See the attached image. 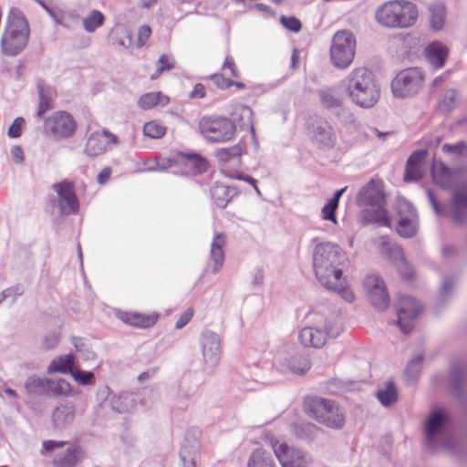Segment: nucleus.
Listing matches in <instances>:
<instances>
[{"label": "nucleus", "mask_w": 467, "mask_h": 467, "mask_svg": "<svg viewBox=\"0 0 467 467\" xmlns=\"http://www.w3.org/2000/svg\"><path fill=\"white\" fill-rule=\"evenodd\" d=\"M346 262V254L330 242L320 243L313 250V269L318 282L326 289L337 293L347 302L351 303L355 300V295L342 272Z\"/></svg>", "instance_id": "f257e3e1"}, {"label": "nucleus", "mask_w": 467, "mask_h": 467, "mask_svg": "<svg viewBox=\"0 0 467 467\" xmlns=\"http://www.w3.org/2000/svg\"><path fill=\"white\" fill-rule=\"evenodd\" d=\"M151 34V29L149 26H141L138 30V47H141L144 46L146 41L149 39Z\"/></svg>", "instance_id": "338daca9"}, {"label": "nucleus", "mask_w": 467, "mask_h": 467, "mask_svg": "<svg viewBox=\"0 0 467 467\" xmlns=\"http://www.w3.org/2000/svg\"><path fill=\"white\" fill-rule=\"evenodd\" d=\"M178 166L182 168V173L184 175H197L202 173L207 169V161L196 153H178Z\"/></svg>", "instance_id": "aec40b11"}, {"label": "nucleus", "mask_w": 467, "mask_h": 467, "mask_svg": "<svg viewBox=\"0 0 467 467\" xmlns=\"http://www.w3.org/2000/svg\"><path fill=\"white\" fill-rule=\"evenodd\" d=\"M270 445L281 467H309L311 456L300 448L271 439Z\"/></svg>", "instance_id": "9b49d317"}, {"label": "nucleus", "mask_w": 467, "mask_h": 467, "mask_svg": "<svg viewBox=\"0 0 467 467\" xmlns=\"http://www.w3.org/2000/svg\"><path fill=\"white\" fill-rule=\"evenodd\" d=\"M49 379L36 375L30 376L25 382V389L30 395L47 396Z\"/></svg>", "instance_id": "f704fd0d"}, {"label": "nucleus", "mask_w": 467, "mask_h": 467, "mask_svg": "<svg viewBox=\"0 0 467 467\" xmlns=\"http://www.w3.org/2000/svg\"><path fill=\"white\" fill-rule=\"evenodd\" d=\"M75 405L70 401H65L57 406L52 413V422L55 429L63 430L69 426L75 419Z\"/></svg>", "instance_id": "b1692460"}, {"label": "nucleus", "mask_w": 467, "mask_h": 467, "mask_svg": "<svg viewBox=\"0 0 467 467\" xmlns=\"http://www.w3.org/2000/svg\"><path fill=\"white\" fill-rule=\"evenodd\" d=\"M306 318L309 324L297 335L299 343L305 348H320L328 338L338 337L342 331L341 320L335 315L326 317L322 314L310 312Z\"/></svg>", "instance_id": "20e7f679"}, {"label": "nucleus", "mask_w": 467, "mask_h": 467, "mask_svg": "<svg viewBox=\"0 0 467 467\" xmlns=\"http://www.w3.org/2000/svg\"><path fill=\"white\" fill-rule=\"evenodd\" d=\"M200 348L206 368H213L220 361L222 348L219 335L211 330H204L200 336Z\"/></svg>", "instance_id": "ddd939ff"}, {"label": "nucleus", "mask_w": 467, "mask_h": 467, "mask_svg": "<svg viewBox=\"0 0 467 467\" xmlns=\"http://www.w3.org/2000/svg\"><path fill=\"white\" fill-rule=\"evenodd\" d=\"M175 61L172 57L168 55H161L157 62L156 72L151 75V79H156L163 71L170 70L174 67Z\"/></svg>", "instance_id": "3c124183"}, {"label": "nucleus", "mask_w": 467, "mask_h": 467, "mask_svg": "<svg viewBox=\"0 0 467 467\" xmlns=\"http://www.w3.org/2000/svg\"><path fill=\"white\" fill-rule=\"evenodd\" d=\"M356 53V39L348 30L337 31L332 39L330 58L337 68L344 69L350 66Z\"/></svg>", "instance_id": "1a4fd4ad"}, {"label": "nucleus", "mask_w": 467, "mask_h": 467, "mask_svg": "<svg viewBox=\"0 0 467 467\" xmlns=\"http://www.w3.org/2000/svg\"><path fill=\"white\" fill-rule=\"evenodd\" d=\"M420 303L410 296H400L398 303V326L404 334L413 327L414 320L420 312Z\"/></svg>", "instance_id": "2eb2a0df"}, {"label": "nucleus", "mask_w": 467, "mask_h": 467, "mask_svg": "<svg viewBox=\"0 0 467 467\" xmlns=\"http://www.w3.org/2000/svg\"><path fill=\"white\" fill-rule=\"evenodd\" d=\"M306 413L318 423L334 430L345 425V413L332 400L308 397L304 401Z\"/></svg>", "instance_id": "423d86ee"}, {"label": "nucleus", "mask_w": 467, "mask_h": 467, "mask_svg": "<svg viewBox=\"0 0 467 467\" xmlns=\"http://www.w3.org/2000/svg\"><path fill=\"white\" fill-rule=\"evenodd\" d=\"M139 402H140V397L137 394L130 392H123L119 395H113L109 399L111 409L119 413L133 411Z\"/></svg>", "instance_id": "a878e982"}, {"label": "nucleus", "mask_w": 467, "mask_h": 467, "mask_svg": "<svg viewBox=\"0 0 467 467\" xmlns=\"http://www.w3.org/2000/svg\"><path fill=\"white\" fill-rule=\"evenodd\" d=\"M173 166H178L177 155L173 158L159 157L155 161V165L148 168L149 171H165Z\"/></svg>", "instance_id": "864d4df0"}, {"label": "nucleus", "mask_w": 467, "mask_h": 467, "mask_svg": "<svg viewBox=\"0 0 467 467\" xmlns=\"http://www.w3.org/2000/svg\"><path fill=\"white\" fill-rule=\"evenodd\" d=\"M117 143L118 138L109 131H95L88 136L84 152L89 157H96L105 152L109 145Z\"/></svg>", "instance_id": "a211bd4d"}, {"label": "nucleus", "mask_w": 467, "mask_h": 467, "mask_svg": "<svg viewBox=\"0 0 467 467\" xmlns=\"http://www.w3.org/2000/svg\"><path fill=\"white\" fill-rule=\"evenodd\" d=\"M72 378L80 385H93L95 383L94 374L90 371H83L78 368L72 370Z\"/></svg>", "instance_id": "603ef678"}, {"label": "nucleus", "mask_w": 467, "mask_h": 467, "mask_svg": "<svg viewBox=\"0 0 467 467\" xmlns=\"http://www.w3.org/2000/svg\"><path fill=\"white\" fill-rule=\"evenodd\" d=\"M356 201L361 208L359 218L362 223L390 226L389 218L385 209L386 199L381 182L370 180L361 187Z\"/></svg>", "instance_id": "7ed1b4c3"}, {"label": "nucleus", "mask_w": 467, "mask_h": 467, "mask_svg": "<svg viewBox=\"0 0 467 467\" xmlns=\"http://www.w3.org/2000/svg\"><path fill=\"white\" fill-rule=\"evenodd\" d=\"M419 17L417 5L406 0H391L380 5L375 13L376 21L387 28L405 29L413 26Z\"/></svg>", "instance_id": "39448f33"}, {"label": "nucleus", "mask_w": 467, "mask_h": 467, "mask_svg": "<svg viewBox=\"0 0 467 467\" xmlns=\"http://www.w3.org/2000/svg\"><path fill=\"white\" fill-rule=\"evenodd\" d=\"M73 395L72 387L64 379H49V386L47 397H69Z\"/></svg>", "instance_id": "e433bc0d"}, {"label": "nucleus", "mask_w": 467, "mask_h": 467, "mask_svg": "<svg viewBox=\"0 0 467 467\" xmlns=\"http://www.w3.org/2000/svg\"><path fill=\"white\" fill-rule=\"evenodd\" d=\"M281 24L288 30L297 33L301 30V22L295 16H285L280 17Z\"/></svg>", "instance_id": "6e6d98bb"}, {"label": "nucleus", "mask_w": 467, "mask_h": 467, "mask_svg": "<svg viewBox=\"0 0 467 467\" xmlns=\"http://www.w3.org/2000/svg\"><path fill=\"white\" fill-rule=\"evenodd\" d=\"M449 49L441 42H432L425 48V55L429 63L435 68L441 67L448 57Z\"/></svg>", "instance_id": "c85d7f7f"}, {"label": "nucleus", "mask_w": 467, "mask_h": 467, "mask_svg": "<svg viewBox=\"0 0 467 467\" xmlns=\"http://www.w3.org/2000/svg\"><path fill=\"white\" fill-rule=\"evenodd\" d=\"M24 123L25 120L23 118H16L8 129V136L11 138H18L21 135Z\"/></svg>", "instance_id": "e2e57ef3"}, {"label": "nucleus", "mask_w": 467, "mask_h": 467, "mask_svg": "<svg viewBox=\"0 0 467 467\" xmlns=\"http://www.w3.org/2000/svg\"><path fill=\"white\" fill-rule=\"evenodd\" d=\"M399 220L397 233L404 237H412L417 232L418 216L413 205L407 200H400L397 204Z\"/></svg>", "instance_id": "4468645a"}, {"label": "nucleus", "mask_w": 467, "mask_h": 467, "mask_svg": "<svg viewBox=\"0 0 467 467\" xmlns=\"http://www.w3.org/2000/svg\"><path fill=\"white\" fill-rule=\"evenodd\" d=\"M76 127L74 119L66 111L55 112L45 121V129L57 138L71 136Z\"/></svg>", "instance_id": "f3484780"}, {"label": "nucleus", "mask_w": 467, "mask_h": 467, "mask_svg": "<svg viewBox=\"0 0 467 467\" xmlns=\"http://www.w3.org/2000/svg\"><path fill=\"white\" fill-rule=\"evenodd\" d=\"M53 191L57 195V202L62 214H75L78 212L79 203L73 184L67 181L55 183Z\"/></svg>", "instance_id": "dca6fc26"}, {"label": "nucleus", "mask_w": 467, "mask_h": 467, "mask_svg": "<svg viewBox=\"0 0 467 467\" xmlns=\"http://www.w3.org/2000/svg\"><path fill=\"white\" fill-rule=\"evenodd\" d=\"M455 281V277L447 278L443 280L440 292V299L441 301H445L447 298H449L452 292Z\"/></svg>", "instance_id": "13d9d810"}, {"label": "nucleus", "mask_w": 467, "mask_h": 467, "mask_svg": "<svg viewBox=\"0 0 467 467\" xmlns=\"http://www.w3.org/2000/svg\"><path fill=\"white\" fill-rule=\"evenodd\" d=\"M464 147H465L464 143L460 141V142H457L454 144H444L442 146V150L445 153H449V154L457 156V155H460L462 153Z\"/></svg>", "instance_id": "69168bd1"}, {"label": "nucleus", "mask_w": 467, "mask_h": 467, "mask_svg": "<svg viewBox=\"0 0 467 467\" xmlns=\"http://www.w3.org/2000/svg\"><path fill=\"white\" fill-rule=\"evenodd\" d=\"M342 86L350 101L361 109L373 108L379 100V85L368 67L353 68L343 78Z\"/></svg>", "instance_id": "f03ea898"}, {"label": "nucleus", "mask_w": 467, "mask_h": 467, "mask_svg": "<svg viewBox=\"0 0 467 467\" xmlns=\"http://www.w3.org/2000/svg\"><path fill=\"white\" fill-rule=\"evenodd\" d=\"M199 130L206 140L213 143H224L232 140L236 134V126L225 117H203L199 122Z\"/></svg>", "instance_id": "6e6552de"}, {"label": "nucleus", "mask_w": 467, "mask_h": 467, "mask_svg": "<svg viewBox=\"0 0 467 467\" xmlns=\"http://www.w3.org/2000/svg\"><path fill=\"white\" fill-rule=\"evenodd\" d=\"M29 26L23 14L12 8L7 17L5 30L1 38L2 51L8 56H15L26 46Z\"/></svg>", "instance_id": "0eeeda50"}, {"label": "nucleus", "mask_w": 467, "mask_h": 467, "mask_svg": "<svg viewBox=\"0 0 467 467\" xmlns=\"http://www.w3.org/2000/svg\"><path fill=\"white\" fill-rule=\"evenodd\" d=\"M226 238L223 234H216L213 239L210 249V256L208 262V269L213 274H217L223 267L224 262L223 247Z\"/></svg>", "instance_id": "412c9836"}, {"label": "nucleus", "mask_w": 467, "mask_h": 467, "mask_svg": "<svg viewBox=\"0 0 467 467\" xmlns=\"http://www.w3.org/2000/svg\"><path fill=\"white\" fill-rule=\"evenodd\" d=\"M461 101L460 94L455 88L446 89L437 100V109L448 113L455 109Z\"/></svg>", "instance_id": "2f4dec72"}, {"label": "nucleus", "mask_w": 467, "mask_h": 467, "mask_svg": "<svg viewBox=\"0 0 467 467\" xmlns=\"http://www.w3.org/2000/svg\"><path fill=\"white\" fill-rule=\"evenodd\" d=\"M318 95L322 105L327 109L339 108L343 104V97L334 88L320 89Z\"/></svg>", "instance_id": "58836bf2"}, {"label": "nucleus", "mask_w": 467, "mask_h": 467, "mask_svg": "<svg viewBox=\"0 0 467 467\" xmlns=\"http://www.w3.org/2000/svg\"><path fill=\"white\" fill-rule=\"evenodd\" d=\"M166 133V127L161 123L151 120L143 126V134L150 139H161Z\"/></svg>", "instance_id": "09e8293b"}, {"label": "nucleus", "mask_w": 467, "mask_h": 467, "mask_svg": "<svg viewBox=\"0 0 467 467\" xmlns=\"http://www.w3.org/2000/svg\"><path fill=\"white\" fill-rule=\"evenodd\" d=\"M447 420V413L444 410H436L432 411L425 420L426 442L430 447L434 446L437 435L441 431Z\"/></svg>", "instance_id": "4be33fe9"}, {"label": "nucleus", "mask_w": 467, "mask_h": 467, "mask_svg": "<svg viewBox=\"0 0 467 467\" xmlns=\"http://www.w3.org/2000/svg\"><path fill=\"white\" fill-rule=\"evenodd\" d=\"M75 357L72 354L63 355L55 358L47 368V374L62 373L67 374L75 369Z\"/></svg>", "instance_id": "7c9ffc66"}, {"label": "nucleus", "mask_w": 467, "mask_h": 467, "mask_svg": "<svg viewBox=\"0 0 467 467\" xmlns=\"http://www.w3.org/2000/svg\"><path fill=\"white\" fill-rule=\"evenodd\" d=\"M114 42L119 46L129 48L132 45V33L123 25H118L111 30Z\"/></svg>", "instance_id": "37998d69"}, {"label": "nucleus", "mask_w": 467, "mask_h": 467, "mask_svg": "<svg viewBox=\"0 0 467 467\" xmlns=\"http://www.w3.org/2000/svg\"><path fill=\"white\" fill-rule=\"evenodd\" d=\"M211 193L214 203L218 207L224 208L232 198L237 194V192L234 187L215 183Z\"/></svg>", "instance_id": "72a5a7b5"}, {"label": "nucleus", "mask_w": 467, "mask_h": 467, "mask_svg": "<svg viewBox=\"0 0 467 467\" xmlns=\"http://www.w3.org/2000/svg\"><path fill=\"white\" fill-rule=\"evenodd\" d=\"M312 139L322 149H332L337 143L333 127L323 119H317L311 124Z\"/></svg>", "instance_id": "6ab92c4d"}, {"label": "nucleus", "mask_w": 467, "mask_h": 467, "mask_svg": "<svg viewBox=\"0 0 467 467\" xmlns=\"http://www.w3.org/2000/svg\"><path fill=\"white\" fill-rule=\"evenodd\" d=\"M71 343L76 350L80 356V358L85 361L94 360L96 358V354L92 350V348L88 346V344L81 337H72Z\"/></svg>", "instance_id": "49530a36"}, {"label": "nucleus", "mask_w": 467, "mask_h": 467, "mask_svg": "<svg viewBox=\"0 0 467 467\" xmlns=\"http://www.w3.org/2000/svg\"><path fill=\"white\" fill-rule=\"evenodd\" d=\"M230 114L234 124L236 123L241 129L249 130L252 133L254 132L253 110L248 106L235 104Z\"/></svg>", "instance_id": "cd10ccee"}, {"label": "nucleus", "mask_w": 467, "mask_h": 467, "mask_svg": "<svg viewBox=\"0 0 467 467\" xmlns=\"http://www.w3.org/2000/svg\"><path fill=\"white\" fill-rule=\"evenodd\" d=\"M377 398L379 402L385 406H390L398 398L397 389L393 382H388L385 389H379L377 392Z\"/></svg>", "instance_id": "de8ad7c7"}, {"label": "nucleus", "mask_w": 467, "mask_h": 467, "mask_svg": "<svg viewBox=\"0 0 467 467\" xmlns=\"http://www.w3.org/2000/svg\"><path fill=\"white\" fill-rule=\"evenodd\" d=\"M247 467H276L271 455L263 449H256L251 454Z\"/></svg>", "instance_id": "a19ab883"}, {"label": "nucleus", "mask_w": 467, "mask_h": 467, "mask_svg": "<svg viewBox=\"0 0 467 467\" xmlns=\"http://www.w3.org/2000/svg\"><path fill=\"white\" fill-rule=\"evenodd\" d=\"M222 68H223V70H224L226 72L227 75H229L231 77H234V78L239 77V72H238L237 67H236L233 57H231L229 56H227L225 57Z\"/></svg>", "instance_id": "052dcab7"}, {"label": "nucleus", "mask_w": 467, "mask_h": 467, "mask_svg": "<svg viewBox=\"0 0 467 467\" xmlns=\"http://www.w3.org/2000/svg\"><path fill=\"white\" fill-rule=\"evenodd\" d=\"M105 22V16L98 10L91 11L83 19V27L88 33L95 32Z\"/></svg>", "instance_id": "a18cd8bd"}, {"label": "nucleus", "mask_w": 467, "mask_h": 467, "mask_svg": "<svg viewBox=\"0 0 467 467\" xmlns=\"http://www.w3.org/2000/svg\"><path fill=\"white\" fill-rule=\"evenodd\" d=\"M60 341V335L57 332H51L46 335L42 340V347L45 349L55 348Z\"/></svg>", "instance_id": "bf43d9fd"}, {"label": "nucleus", "mask_w": 467, "mask_h": 467, "mask_svg": "<svg viewBox=\"0 0 467 467\" xmlns=\"http://www.w3.org/2000/svg\"><path fill=\"white\" fill-rule=\"evenodd\" d=\"M430 25L431 29L440 31L446 21V8L442 4H435L430 6Z\"/></svg>", "instance_id": "ea45409f"}, {"label": "nucleus", "mask_w": 467, "mask_h": 467, "mask_svg": "<svg viewBox=\"0 0 467 467\" xmlns=\"http://www.w3.org/2000/svg\"><path fill=\"white\" fill-rule=\"evenodd\" d=\"M337 208V205L334 202L328 201L327 203L324 205L321 211V216L323 220L331 221L334 223H337V219L335 216V212Z\"/></svg>", "instance_id": "4d7b16f0"}, {"label": "nucleus", "mask_w": 467, "mask_h": 467, "mask_svg": "<svg viewBox=\"0 0 467 467\" xmlns=\"http://www.w3.org/2000/svg\"><path fill=\"white\" fill-rule=\"evenodd\" d=\"M170 99L161 92H149L140 97L138 107L143 110L151 109L157 107H164Z\"/></svg>", "instance_id": "473e14b6"}, {"label": "nucleus", "mask_w": 467, "mask_h": 467, "mask_svg": "<svg viewBox=\"0 0 467 467\" xmlns=\"http://www.w3.org/2000/svg\"><path fill=\"white\" fill-rule=\"evenodd\" d=\"M211 79L219 88L222 89L228 88L234 84V81L229 80L223 74L219 73L213 74L211 77Z\"/></svg>", "instance_id": "0e129e2a"}, {"label": "nucleus", "mask_w": 467, "mask_h": 467, "mask_svg": "<svg viewBox=\"0 0 467 467\" xmlns=\"http://www.w3.org/2000/svg\"><path fill=\"white\" fill-rule=\"evenodd\" d=\"M280 367L291 373L304 375L310 369L311 364L307 357L302 354H295L282 358Z\"/></svg>", "instance_id": "bb28decb"}, {"label": "nucleus", "mask_w": 467, "mask_h": 467, "mask_svg": "<svg viewBox=\"0 0 467 467\" xmlns=\"http://www.w3.org/2000/svg\"><path fill=\"white\" fill-rule=\"evenodd\" d=\"M84 457L82 449L79 446H69L57 452L53 459L54 467H74Z\"/></svg>", "instance_id": "393cba45"}, {"label": "nucleus", "mask_w": 467, "mask_h": 467, "mask_svg": "<svg viewBox=\"0 0 467 467\" xmlns=\"http://www.w3.org/2000/svg\"><path fill=\"white\" fill-rule=\"evenodd\" d=\"M123 322L138 327H152L158 319V315H143L138 313H124L120 317Z\"/></svg>", "instance_id": "c9c22d12"}, {"label": "nucleus", "mask_w": 467, "mask_h": 467, "mask_svg": "<svg viewBox=\"0 0 467 467\" xmlns=\"http://www.w3.org/2000/svg\"><path fill=\"white\" fill-rule=\"evenodd\" d=\"M318 428L310 422H296L291 426V431L299 439L311 441L317 432Z\"/></svg>", "instance_id": "79ce46f5"}, {"label": "nucleus", "mask_w": 467, "mask_h": 467, "mask_svg": "<svg viewBox=\"0 0 467 467\" xmlns=\"http://www.w3.org/2000/svg\"><path fill=\"white\" fill-rule=\"evenodd\" d=\"M65 445V441H44L42 444V454H47L51 451H56L57 449L63 448Z\"/></svg>", "instance_id": "680f3d73"}, {"label": "nucleus", "mask_w": 467, "mask_h": 467, "mask_svg": "<svg viewBox=\"0 0 467 467\" xmlns=\"http://www.w3.org/2000/svg\"><path fill=\"white\" fill-rule=\"evenodd\" d=\"M363 288L370 304L378 310H385L390 303L384 280L376 274L368 275L363 280Z\"/></svg>", "instance_id": "f8f14e48"}, {"label": "nucleus", "mask_w": 467, "mask_h": 467, "mask_svg": "<svg viewBox=\"0 0 467 467\" xmlns=\"http://www.w3.org/2000/svg\"><path fill=\"white\" fill-rule=\"evenodd\" d=\"M37 89L39 94V107L37 116H43L47 111L53 108V98L55 90L52 87L47 85L44 81L37 82Z\"/></svg>", "instance_id": "c756f323"}, {"label": "nucleus", "mask_w": 467, "mask_h": 467, "mask_svg": "<svg viewBox=\"0 0 467 467\" xmlns=\"http://www.w3.org/2000/svg\"><path fill=\"white\" fill-rule=\"evenodd\" d=\"M379 244V252L386 255L389 258L394 259L396 257V253H390L389 250L391 248H400L395 244H391L389 239L386 236H381L377 240Z\"/></svg>", "instance_id": "5fc2aeb1"}, {"label": "nucleus", "mask_w": 467, "mask_h": 467, "mask_svg": "<svg viewBox=\"0 0 467 467\" xmlns=\"http://www.w3.org/2000/svg\"><path fill=\"white\" fill-rule=\"evenodd\" d=\"M426 156L427 152L425 150L415 151L410 156L404 173L405 182L418 181L423 176Z\"/></svg>", "instance_id": "5701e85b"}, {"label": "nucleus", "mask_w": 467, "mask_h": 467, "mask_svg": "<svg viewBox=\"0 0 467 467\" xmlns=\"http://www.w3.org/2000/svg\"><path fill=\"white\" fill-rule=\"evenodd\" d=\"M197 451L194 452L196 454ZM181 460L183 463V467H196L195 465V455H190V452L184 448L181 451Z\"/></svg>", "instance_id": "774afa93"}, {"label": "nucleus", "mask_w": 467, "mask_h": 467, "mask_svg": "<svg viewBox=\"0 0 467 467\" xmlns=\"http://www.w3.org/2000/svg\"><path fill=\"white\" fill-rule=\"evenodd\" d=\"M424 82V74L418 67H410L397 74L391 82L394 97L399 99L410 98L418 94Z\"/></svg>", "instance_id": "9d476101"}, {"label": "nucleus", "mask_w": 467, "mask_h": 467, "mask_svg": "<svg viewBox=\"0 0 467 467\" xmlns=\"http://www.w3.org/2000/svg\"><path fill=\"white\" fill-rule=\"evenodd\" d=\"M214 155L222 164H226L229 161L239 163L242 155V147L236 144L232 147L221 148L215 150Z\"/></svg>", "instance_id": "4c0bfd02"}, {"label": "nucleus", "mask_w": 467, "mask_h": 467, "mask_svg": "<svg viewBox=\"0 0 467 467\" xmlns=\"http://www.w3.org/2000/svg\"><path fill=\"white\" fill-rule=\"evenodd\" d=\"M389 252L396 253V257L393 259V261L401 276L408 280L410 279L413 276L414 272L412 267L404 258L402 250L400 248H391Z\"/></svg>", "instance_id": "c03bdc74"}, {"label": "nucleus", "mask_w": 467, "mask_h": 467, "mask_svg": "<svg viewBox=\"0 0 467 467\" xmlns=\"http://www.w3.org/2000/svg\"><path fill=\"white\" fill-rule=\"evenodd\" d=\"M423 362V356L421 354L416 355L410 360L407 365L405 374L408 379L414 380L421 370Z\"/></svg>", "instance_id": "8fccbe9b"}]
</instances>
